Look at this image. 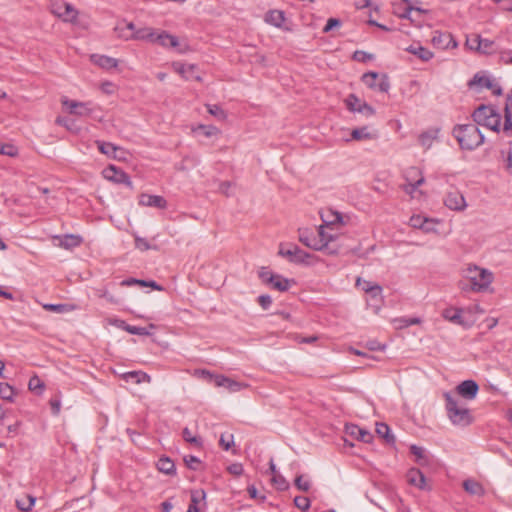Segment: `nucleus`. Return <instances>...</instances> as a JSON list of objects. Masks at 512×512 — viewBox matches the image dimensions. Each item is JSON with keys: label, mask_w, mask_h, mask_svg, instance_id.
Returning <instances> with one entry per match:
<instances>
[{"label": "nucleus", "mask_w": 512, "mask_h": 512, "mask_svg": "<svg viewBox=\"0 0 512 512\" xmlns=\"http://www.w3.org/2000/svg\"><path fill=\"white\" fill-rule=\"evenodd\" d=\"M204 498L205 492L203 490L191 491V503L189 504L187 512H199L198 503Z\"/></svg>", "instance_id": "nucleus-36"}, {"label": "nucleus", "mask_w": 512, "mask_h": 512, "mask_svg": "<svg viewBox=\"0 0 512 512\" xmlns=\"http://www.w3.org/2000/svg\"><path fill=\"white\" fill-rule=\"evenodd\" d=\"M269 284L281 292L287 291L290 287L289 280L281 275L269 276Z\"/></svg>", "instance_id": "nucleus-31"}, {"label": "nucleus", "mask_w": 512, "mask_h": 512, "mask_svg": "<svg viewBox=\"0 0 512 512\" xmlns=\"http://www.w3.org/2000/svg\"><path fill=\"white\" fill-rule=\"evenodd\" d=\"M407 482L421 490H429L424 474L417 468H411L406 474Z\"/></svg>", "instance_id": "nucleus-16"}, {"label": "nucleus", "mask_w": 512, "mask_h": 512, "mask_svg": "<svg viewBox=\"0 0 512 512\" xmlns=\"http://www.w3.org/2000/svg\"><path fill=\"white\" fill-rule=\"evenodd\" d=\"M123 378L126 381L132 380L134 383L139 384L142 382H150L151 377L142 371H130L123 374Z\"/></svg>", "instance_id": "nucleus-32"}, {"label": "nucleus", "mask_w": 512, "mask_h": 512, "mask_svg": "<svg viewBox=\"0 0 512 512\" xmlns=\"http://www.w3.org/2000/svg\"><path fill=\"white\" fill-rule=\"evenodd\" d=\"M271 480L273 485L280 491H285L289 488V483L281 474H275Z\"/></svg>", "instance_id": "nucleus-51"}, {"label": "nucleus", "mask_w": 512, "mask_h": 512, "mask_svg": "<svg viewBox=\"0 0 512 512\" xmlns=\"http://www.w3.org/2000/svg\"><path fill=\"white\" fill-rule=\"evenodd\" d=\"M406 51L409 53L417 56L420 60L427 62L431 60L434 56L433 52L429 49L417 44V45H410L408 48H406Z\"/></svg>", "instance_id": "nucleus-27"}, {"label": "nucleus", "mask_w": 512, "mask_h": 512, "mask_svg": "<svg viewBox=\"0 0 512 512\" xmlns=\"http://www.w3.org/2000/svg\"><path fill=\"white\" fill-rule=\"evenodd\" d=\"M463 487H464L465 491L468 492L471 495L481 496V495L484 494L483 487L477 481H474V480H471V479L465 480L463 482Z\"/></svg>", "instance_id": "nucleus-35"}, {"label": "nucleus", "mask_w": 512, "mask_h": 512, "mask_svg": "<svg viewBox=\"0 0 512 512\" xmlns=\"http://www.w3.org/2000/svg\"><path fill=\"white\" fill-rule=\"evenodd\" d=\"M284 21L285 14L281 10H270L265 15V22L277 28H281Z\"/></svg>", "instance_id": "nucleus-28"}, {"label": "nucleus", "mask_w": 512, "mask_h": 512, "mask_svg": "<svg viewBox=\"0 0 512 512\" xmlns=\"http://www.w3.org/2000/svg\"><path fill=\"white\" fill-rule=\"evenodd\" d=\"M446 400V411L449 420L457 426H468L472 423L473 418L470 411L459 404L458 400L450 393L444 394Z\"/></svg>", "instance_id": "nucleus-3"}, {"label": "nucleus", "mask_w": 512, "mask_h": 512, "mask_svg": "<svg viewBox=\"0 0 512 512\" xmlns=\"http://www.w3.org/2000/svg\"><path fill=\"white\" fill-rule=\"evenodd\" d=\"M153 43H158L159 45L165 48L178 49V47L180 46L178 38L165 31L156 33Z\"/></svg>", "instance_id": "nucleus-22"}, {"label": "nucleus", "mask_w": 512, "mask_h": 512, "mask_svg": "<svg viewBox=\"0 0 512 512\" xmlns=\"http://www.w3.org/2000/svg\"><path fill=\"white\" fill-rule=\"evenodd\" d=\"M390 88L389 78L386 74L381 75L376 84V89L380 92L386 93Z\"/></svg>", "instance_id": "nucleus-55"}, {"label": "nucleus", "mask_w": 512, "mask_h": 512, "mask_svg": "<svg viewBox=\"0 0 512 512\" xmlns=\"http://www.w3.org/2000/svg\"><path fill=\"white\" fill-rule=\"evenodd\" d=\"M118 326L132 335L147 336L150 334L145 327L131 326L126 324L124 321H120Z\"/></svg>", "instance_id": "nucleus-43"}, {"label": "nucleus", "mask_w": 512, "mask_h": 512, "mask_svg": "<svg viewBox=\"0 0 512 512\" xmlns=\"http://www.w3.org/2000/svg\"><path fill=\"white\" fill-rule=\"evenodd\" d=\"M61 103L70 114L79 117L93 116L94 112L98 109V107L93 105L91 102H79L70 100L67 97H62Z\"/></svg>", "instance_id": "nucleus-5"}, {"label": "nucleus", "mask_w": 512, "mask_h": 512, "mask_svg": "<svg viewBox=\"0 0 512 512\" xmlns=\"http://www.w3.org/2000/svg\"><path fill=\"white\" fill-rule=\"evenodd\" d=\"M496 51L495 43L489 39H483L481 37V46L479 47V53L482 54H492Z\"/></svg>", "instance_id": "nucleus-50"}, {"label": "nucleus", "mask_w": 512, "mask_h": 512, "mask_svg": "<svg viewBox=\"0 0 512 512\" xmlns=\"http://www.w3.org/2000/svg\"><path fill=\"white\" fill-rule=\"evenodd\" d=\"M99 151L109 157H115L118 147L110 142L96 141Z\"/></svg>", "instance_id": "nucleus-42"}, {"label": "nucleus", "mask_w": 512, "mask_h": 512, "mask_svg": "<svg viewBox=\"0 0 512 512\" xmlns=\"http://www.w3.org/2000/svg\"><path fill=\"white\" fill-rule=\"evenodd\" d=\"M278 254L295 264H309V260L312 257L310 253L302 250L297 245H289L287 248L281 245Z\"/></svg>", "instance_id": "nucleus-6"}, {"label": "nucleus", "mask_w": 512, "mask_h": 512, "mask_svg": "<svg viewBox=\"0 0 512 512\" xmlns=\"http://www.w3.org/2000/svg\"><path fill=\"white\" fill-rule=\"evenodd\" d=\"M206 107H207L208 112L211 115L215 116L216 118L221 119V120L226 118V113H225V111L220 106H218V105H206Z\"/></svg>", "instance_id": "nucleus-56"}, {"label": "nucleus", "mask_w": 512, "mask_h": 512, "mask_svg": "<svg viewBox=\"0 0 512 512\" xmlns=\"http://www.w3.org/2000/svg\"><path fill=\"white\" fill-rule=\"evenodd\" d=\"M345 432L347 435L364 443H370L373 438V435L368 430L363 429L355 424L346 425Z\"/></svg>", "instance_id": "nucleus-18"}, {"label": "nucleus", "mask_w": 512, "mask_h": 512, "mask_svg": "<svg viewBox=\"0 0 512 512\" xmlns=\"http://www.w3.org/2000/svg\"><path fill=\"white\" fill-rule=\"evenodd\" d=\"M457 393L465 399L472 400L476 397L479 386L474 380H465L462 381L456 387Z\"/></svg>", "instance_id": "nucleus-13"}, {"label": "nucleus", "mask_w": 512, "mask_h": 512, "mask_svg": "<svg viewBox=\"0 0 512 512\" xmlns=\"http://www.w3.org/2000/svg\"><path fill=\"white\" fill-rule=\"evenodd\" d=\"M444 204L454 211H464L467 207L463 194L456 188H451L444 197Z\"/></svg>", "instance_id": "nucleus-9"}, {"label": "nucleus", "mask_w": 512, "mask_h": 512, "mask_svg": "<svg viewBox=\"0 0 512 512\" xmlns=\"http://www.w3.org/2000/svg\"><path fill=\"white\" fill-rule=\"evenodd\" d=\"M51 11L65 22H74L78 14L77 10L69 3H54L51 5Z\"/></svg>", "instance_id": "nucleus-11"}, {"label": "nucleus", "mask_w": 512, "mask_h": 512, "mask_svg": "<svg viewBox=\"0 0 512 512\" xmlns=\"http://www.w3.org/2000/svg\"><path fill=\"white\" fill-rule=\"evenodd\" d=\"M15 389L8 383H0V397L8 402H14Z\"/></svg>", "instance_id": "nucleus-41"}, {"label": "nucleus", "mask_w": 512, "mask_h": 512, "mask_svg": "<svg viewBox=\"0 0 512 512\" xmlns=\"http://www.w3.org/2000/svg\"><path fill=\"white\" fill-rule=\"evenodd\" d=\"M351 138L356 141L376 139L377 132L370 131L368 126H363L353 129L351 131Z\"/></svg>", "instance_id": "nucleus-25"}, {"label": "nucleus", "mask_w": 512, "mask_h": 512, "mask_svg": "<svg viewBox=\"0 0 512 512\" xmlns=\"http://www.w3.org/2000/svg\"><path fill=\"white\" fill-rule=\"evenodd\" d=\"M432 43L434 46L441 49L456 48L458 45L450 33H442L438 31L434 33Z\"/></svg>", "instance_id": "nucleus-15"}, {"label": "nucleus", "mask_w": 512, "mask_h": 512, "mask_svg": "<svg viewBox=\"0 0 512 512\" xmlns=\"http://www.w3.org/2000/svg\"><path fill=\"white\" fill-rule=\"evenodd\" d=\"M298 232L299 241L303 245L316 251L323 250V244H321L320 241H317V235H315L312 231L308 229H299Z\"/></svg>", "instance_id": "nucleus-12"}, {"label": "nucleus", "mask_w": 512, "mask_h": 512, "mask_svg": "<svg viewBox=\"0 0 512 512\" xmlns=\"http://www.w3.org/2000/svg\"><path fill=\"white\" fill-rule=\"evenodd\" d=\"M504 124L502 132L507 138H512V90L510 91L504 109Z\"/></svg>", "instance_id": "nucleus-17"}, {"label": "nucleus", "mask_w": 512, "mask_h": 512, "mask_svg": "<svg viewBox=\"0 0 512 512\" xmlns=\"http://www.w3.org/2000/svg\"><path fill=\"white\" fill-rule=\"evenodd\" d=\"M175 72L179 73L186 80L196 79L201 80L199 76H194L196 66L193 64H184L181 62H175L172 65Z\"/></svg>", "instance_id": "nucleus-23"}, {"label": "nucleus", "mask_w": 512, "mask_h": 512, "mask_svg": "<svg viewBox=\"0 0 512 512\" xmlns=\"http://www.w3.org/2000/svg\"><path fill=\"white\" fill-rule=\"evenodd\" d=\"M442 316L446 320H448L452 323H455V324H458L461 326H465V322L463 321V318H462V309H460V308H454V307L446 308L443 310Z\"/></svg>", "instance_id": "nucleus-26"}, {"label": "nucleus", "mask_w": 512, "mask_h": 512, "mask_svg": "<svg viewBox=\"0 0 512 512\" xmlns=\"http://www.w3.org/2000/svg\"><path fill=\"white\" fill-rule=\"evenodd\" d=\"M378 78H379L378 73L367 72V73L363 74L362 81L367 87H369L371 89H376V84L378 82Z\"/></svg>", "instance_id": "nucleus-48"}, {"label": "nucleus", "mask_w": 512, "mask_h": 512, "mask_svg": "<svg viewBox=\"0 0 512 512\" xmlns=\"http://www.w3.org/2000/svg\"><path fill=\"white\" fill-rule=\"evenodd\" d=\"M362 101L354 94L348 95L345 99L347 108L352 112H357Z\"/></svg>", "instance_id": "nucleus-52"}, {"label": "nucleus", "mask_w": 512, "mask_h": 512, "mask_svg": "<svg viewBox=\"0 0 512 512\" xmlns=\"http://www.w3.org/2000/svg\"><path fill=\"white\" fill-rule=\"evenodd\" d=\"M184 462L187 465V467L192 470H197L200 465V460L197 457L192 456V455L185 456Z\"/></svg>", "instance_id": "nucleus-61"}, {"label": "nucleus", "mask_w": 512, "mask_h": 512, "mask_svg": "<svg viewBox=\"0 0 512 512\" xmlns=\"http://www.w3.org/2000/svg\"><path fill=\"white\" fill-rule=\"evenodd\" d=\"M157 468L160 472L167 475L175 473V464L171 459L167 457H162L158 460Z\"/></svg>", "instance_id": "nucleus-34"}, {"label": "nucleus", "mask_w": 512, "mask_h": 512, "mask_svg": "<svg viewBox=\"0 0 512 512\" xmlns=\"http://www.w3.org/2000/svg\"><path fill=\"white\" fill-rule=\"evenodd\" d=\"M54 239L58 240V246L64 249H72L78 247L82 243L81 236L74 234L55 236Z\"/></svg>", "instance_id": "nucleus-24"}, {"label": "nucleus", "mask_w": 512, "mask_h": 512, "mask_svg": "<svg viewBox=\"0 0 512 512\" xmlns=\"http://www.w3.org/2000/svg\"><path fill=\"white\" fill-rule=\"evenodd\" d=\"M135 247L139 249L140 251H147L149 249H155L156 247H153L149 244L147 239L135 236Z\"/></svg>", "instance_id": "nucleus-59"}, {"label": "nucleus", "mask_w": 512, "mask_h": 512, "mask_svg": "<svg viewBox=\"0 0 512 512\" xmlns=\"http://www.w3.org/2000/svg\"><path fill=\"white\" fill-rule=\"evenodd\" d=\"M155 34H156V31L152 28L145 27V28H141V29H136V27L134 26L132 39L148 40L150 42H154Z\"/></svg>", "instance_id": "nucleus-29"}, {"label": "nucleus", "mask_w": 512, "mask_h": 512, "mask_svg": "<svg viewBox=\"0 0 512 512\" xmlns=\"http://www.w3.org/2000/svg\"><path fill=\"white\" fill-rule=\"evenodd\" d=\"M373 56L371 54H368L364 51H355L353 53V59L360 62H365L367 60H371Z\"/></svg>", "instance_id": "nucleus-63"}, {"label": "nucleus", "mask_w": 512, "mask_h": 512, "mask_svg": "<svg viewBox=\"0 0 512 512\" xmlns=\"http://www.w3.org/2000/svg\"><path fill=\"white\" fill-rule=\"evenodd\" d=\"M28 388L32 392L41 394L44 390V383L37 375H34L29 380Z\"/></svg>", "instance_id": "nucleus-45"}, {"label": "nucleus", "mask_w": 512, "mask_h": 512, "mask_svg": "<svg viewBox=\"0 0 512 512\" xmlns=\"http://www.w3.org/2000/svg\"><path fill=\"white\" fill-rule=\"evenodd\" d=\"M294 484L297 487V489L303 492L309 491L311 487V482L308 479H305L303 475H298L295 478Z\"/></svg>", "instance_id": "nucleus-53"}, {"label": "nucleus", "mask_w": 512, "mask_h": 512, "mask_svg": "<svg viewBox=\"0 0 512 512\" xmlns=\"http://www.w3.org/2000/svg\"><path fill=\"white\" fill-rule=\"evenodd\" d=\"M35 500V497L32 495H26L25 497L16 500V506L23 512H29L33 508Z\"/></svg>", "instance_id": "nucleus-39"}, {"label": "nucleus", "mask_w": 512, "mask_h": 512, "mask_svg": "<svg viewBox=\"0 0 512 512\" xmlns=\"http://www.w3.org/2000/svg\"><path fill=\"white\" fill-rule=\"evenodd\" d=\"M359 113H362L364 114L365 116H372L375 114V110L373 107H371L370 105H368L367 103L365 102H362L359 106V109L358 111Z\"/></svg>", "instance_id": "nucleus-64"}, {"label": "nucleus", "mask_w": 512, "mask_h": 512, "mask_svg": "<svg viewBox=\"0 0 512 512\" xmlns=\"http://www.w3.org/2000/svg\"><path fill=\"white\" fill-rule=\"evenodd\" d=\"M113 30L117 38L125 41L131 40L134 31V23L121 20L117 22Z\"/></svg>", "instance_id": "nucleus-20"}, {"label": "nucleus", "mask_w": 512, "mask_h": 512, "mask_svg": "<svg viewBox=\"0 0 512 512\" xmlns=\"http://www.w3.org/2000/svg\"><path fill=\"white\" fill-rule=\"evenodd\" d=\"M407 183L402 186L405 193L413 196L416 189L425 182L422 172L416 167H410L405 172Z\"/></svg>", "instance_id": "nucleus-8"}, {"label": "nucleus", "mask_w": 512, "mask_h": 512, "mask_svg": "<svg viewBox=\"0 0 512 512\" xmlns=\"http://www.w3.org/2000/svg\"><path fill=\"white\" fill-rule=\"evenodd\" d=\"M182 436L184 440L195 447H201L202 446V440L198 436H193L189 428H184L182 431Z\"/></svg>", "instance_id": "nucleus-49"}, {"label": "nucleus", "mask_w": 512, "mask_h": 512, "mask_svg": "<svg viewBox=\"0 0 512 512\" xmlns=\"http://www.w3.org/2000/svg\"><path fill=\"white\" fill-rule=\"evenodd\" d=\"M294 504L301 511H307L310 508V500L307 497H302V496L295 497Z\"/></svg>", "instance_id": "nucleus-58"}, {"label": "nucleus", "mask_w": 512, "mask_h": 512, "mask_svg": "<svg viewBox=\"0 0 512 512\" xmlns=\"http://www.w3.org/2000/svg\"><path fill=\"white\" fill-rule=\"evenodd\" d=\"M197 130H201L206 137H211L219 133L218 128L212 125H199Z\"/></svg>", "instance_id": "nucleus-60"}, {"label": "nucleus", "mask_w": 512, "mask_h": 512, "mask_svg": "<svg viewBox=\"0 0 512 512\" xmlns=\"http://www.w3.org/2000/svg\"><path fill=\"white\" fill-rule=\"evenodd\" d=\"M326 225L319 226L318 229V235H317V241H320L321 244H323V249L327 247L329 242H332L335 240V236L331 233H328L325 228Z\"/></svg>", "instance_id": "nucleus-40"}, {"label": "nucleus", "mask_w": 512, "mask_h": 512, "mask_svg": "<svg viewBox=\"0 0 512 512\" xmlns=\"http://www.w3.org/2000/svg\"><path fill=\"white\" fill-rule=\"evenodd\" d=\"M139 205L145 207H154L158 209H166L167 201L164 197L159 195H150L146 193H142L139 196Z\"/></svg>", "instance_id": "nucleus-14"}, {"label": "nucleus", "mask_w": 512, "mask_h": 512, "mask_svg": "<svg viewBox=\"0 0 512 512\" xmlns=\"http://www.w3.org/2000/svg\"><path fill=\"white\" fill-rule=\"evenodd\" d=\"M376 433L387 443H394L395 437L390 433V428L386 423H377L376 424Z\"/></svg>", "instance_id": "nucleus-38"}, {"label": "nucleus", "mask_w": 512, "mask_h": 512, "mask_svg": "<svg viewBox=\"0 0 512 512\" xmlns=\"http://www.w3.org/2000/svg\"><path fill=\"white\" fill-rule=\"evenodd\" d=\"M432 223L431 220H429L426 217L420 216V215H414L410 218L409 224L413 228L422 229L426 232L430 231L432 228L430 227V224Z\"/></svg>", "instance_id": "nucleus-30"}, {"label": "nucleus", "mask_w": 512, "mask_h": 512, "mask_svg": "<svg viewBox=\"0 0 512 512\" xmlns=\"http://www.w3.org/2000/svg\"><path fill=\"white\" fill-rule=\"evenodd\" d=\"M103 177L108 181H111L116 184H124L129 188H132V182L130 180L129 175L124 172L122 169L117 168L115 165H109L106 167L103 172Z\"/></svg>", "instance_id": "nucleus-10"}, {"label": "nucleus", "mask_w": 512, "mask_h": 512, "mask_svg": "<svg viewBox=\"0 0 512 512\" xmlns=\"http://www.w3.org/2000/svg\"><path fill=\"white\" fill-rule=\"evenodd\" d=\"M466 47H468L470 50L479 51V47L481 46V36L479 34H471L467 36Z\"/></svg>", "instance_id": "nucleus-47"}, {"label": "nucleus", "mask_w": 512, "mask_h": 512, "mask_svg": "<svg viewBox=\"0 0 512 512\" xmlns=\"http://www.w3.org/2000/svg\"><path fill=\"white\" fill-rule=\"evenodd\" d=\"M90 60L93 64L104 70H111L118 66V60L107 55L92 54Z\"/></svg>", "instance_id": "nucleus-21"}, {"label": "nucleus", "mask_w": 512, "mask_h": 512, "mask_svg": "<svg viewBox=\"0 0 512 512\" xmlns=\"http://www.w3.org/2000/svg\"><path fill=\"white\" fill-rule=\"evenodd\" d=\"M367 294L369 296L367 304L373 309L374 313H379L383 302L381 286L367 289Z\"/></svg>", "instance_id": "nucleus-19"}, {"label": "nucleus", "mask_w": 512, "mask_h": 512, "mask_svg": "<svg viewBox=\"0 0 512 512\" xmlns=\"http://www.w3.org/2000/svg\"><path fill=\"white\" fill-rule=\"evenodd\" d=\"M464 281L459 283L462 291L484 292L493 282V273L485 268L469 264L462 271Z\"/></svg>", "instance_id": "nucleus-1"}, {"label": "nucleus", "mask_w": 512, "mask_h": 512, "mask_svg": "<svg viewBox=\"0 0 512 512\" xmlns=\"http://www.w3.org/2000/svg\"><path fill=\"white\" fill-rule=\"evenodd\" d=\"M410 452L412 455H414L416 457V462L419 465H425L427 463L425 451L422 447H419L417 445H411Z\"/></svg>", "instance_id": "nucleus-46"}, {"label": "nucleus", "mask_w": 512, "mask_h": 512, "mask_svg": "<svg viewBox=\"0 0 512 512\" xmlns=\"http://www.w3.org/2000/svg\"><path fill=\"white\" fill-rule=\"evenodd\" d=\"M437 135L438 129L423 132L419 136V142L423 147L429 148L432 145L433 141L437 138Z\"/></svg>", "instance_id": "nucleus-37"}, {"label": "nucleus", "mask_w": 512, "mask_h": 512, "mask_svg": "<svg viewBox=\"0 0 512 512\" xmlns=\"http://www.w3.org/2000/svg\"><path fill=\"white\" fill-rule=\"evenodd\" d=\"M0 154L15 157L18 155V149L12 144H3L0 146Z\"/></svg>", "instance_id": "nucleus-57"}, {"label": "nucleus", "mask_w": 512, "mask_h": 512, "mask_svg": "<svg viewBox=\"0 0 512 512\" xmlns=\"http://www.w3.org/2000/svg\"><path fill=\"white\" fill-rule=\"evenodd\" d=\"M452 133L462 149L474 150L484 143V136L475 123L457 125Z\"/></svg>", "instance_id": "nucleus-2"}, {"label": "nucleus", "mask_w": 512, "mask_h": 512, "mask_svg": "<svg viewBox=\"0 0 512 512\" xmlns=\"http://www.w3.org/2000/svg\"><path fill=\"white\" fill-rule=\"evenodd\" d=\"M476 125H482L492 131L501 130V115L491 106L481 105L472 114Z\"/></svg>", "instance_id": "nucleus-4"}, {"label": "nucleus", "mask_w": 512, "mask_h": 512, "mask_svg": "<svg viewBox=\"0 0 512 512\" xmlns=\"http://www.w3.org/2000/svg\"><path fill=\"white\" fill-rule=\"evenodd\" d=\"M43 308L47 311L56 313H67L74 309V306L69 304H44Z\"/></svg>", "instance_id": "nucleus-44"}, {"label": "nucleus", "mask_w": 512, "mask_h": 512, "mask_svg": "<svg viewBox=\"0 0 512 512\" xmlns=\"http://www.w3.org/2000/svg\"><path fill=\"white\" fill-rule=\"evenodd\" d=\"M201 374L208 379L209 381H214L215 386L217 387H224L229 392H237L241 390L242 388L247 387L246 384L237 382L231 378H228L224 375H213L207 370H202Z\"/></svg>", "instance_id": "nucleus-7"}, {"label": "nucleus", "mask_w": 512, "mask_h": 512, "mask_svg": "<svg viewBox=\"0 0 512 512\" xmlns=\"http://www.w3.org/2000/svg\"><path fill=\"white\" fill-rule=\"evenodd\" d=\"M341 25V22L339 19H336V18H329L327 20V23L326 25L324 26L323 28V32L324 33H328L329 31H331L333 28L335 27H339Z\"/></svg>", "instance_id": "nucleus-62"}, {"label": "nucleus", "mask_w": 512, "mask_h": 512, "mask_svg": "<svg viewBox=\"0 0 512 512\" xmlns=\"http://www.w3.org/2000/svg\"><path fill=\"white\" fill-rule=\"evenodd\" d=\"M219 444L224 450H229L234 445L233 434H222L220 436Z\"/></svg>", "instance_id": "nucleus-54"}, {"label": "nucleus", "mask_w": 512, "mask_h": 512, "mask_svg": "<svg viewBox=\"0 0 512 512\" xmlns=\"http://www.w3.org/2000/svg\"><path fill=\"white\" fill-rule=\"evenodd\" d=\"M322 220L325 223V225L328 227L336 225V224H342L343 218L341 213L334 212V211H328L326 214H322Z\"/></svg>", "instance_id": "nucleus-33"}]
</instances>
